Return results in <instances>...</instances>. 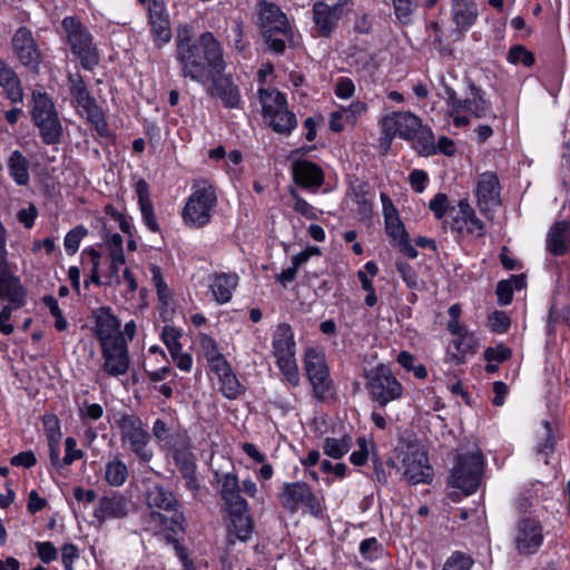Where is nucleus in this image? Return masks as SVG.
Here are the masks:
<instances>
[{
    "label": "nucleus",
    "mask_w": 570,
    "mask_h": 570,
    "mask_svg": "<svg viewBox=\"0 0 570 570\" xmlns=\"http://www.w3.org/2000/svg\"><path fill=\"white\" fill-rule=\"evenodd\" d=\"M176 59L185 78L207 86L218 72H224L226 63L223 49L212 32H204L196 40L189 26H183L176 37Z\"/></svg>",
    "instance_id": "1"
},
{
    "label": "nucleus",
    "mask_w": 570,
    "mask_h": 570,
    "mask_svg": "<svg viewBox=\"0 0 570 570\" xmlns=\"http://www.w3.org/2000/svg\"><path fill=\"white\" fill-rule=\"evenodd\" d=\"M29 112L45 145H59L62 141L63 126L56 105L47 92L32 91L29 100Z\"/></svg>",
    "instance_id": "2"
},
{
    "label": "nucleus",
    "mask_w": 570,
    "mask_h": 570,
    "mask_svg": "<svg viewBox=\"0 0 570 570\" xmlns=\"http://www.w3.org/2000/svg\"><path fill=\"white\" fill-rule=\"evenodd\" d=\"M263 37L271 51L283 53L286 43L293 45L294 33L286 14L278 6L267 1L258 3Z\"/></svg>",
    "instance_id": "3"
},
{
    "label": "nucleus",
    "mask_w": 570,
    "mask_h": 570,
    "mask_svg": "<svg viewBox=\"0 0 570 570\" xmlns=\"http://www.w3.org/2000/svg\"><path fill=\"white\" fill-rule=\"evenodd\" d=\"M422 127L421 120L410 111H396L385 116L382 120V130L385 134L387 146L391 145L392 138L399 135L403 139H413L419 132V144L416 147L421 154L431 155L435 153L433 137L430 132L420 131Z\"/></svg>",
    "instance_id": "4"
},
{
    "label": "nucleus",
    "mask_w": 570,
    "mask_h": 570,
    "mask_svg": "<svg viewBox=\"0 0 570 570\" xmlns=\"http://www.w3.org/2000/svg\"><path fill=\"white\" fill-rule=\"evenodd\" d=\"M216 205L217 194L213 184L206 179L195 180L191 186V194L183 209L184 223L194 228L206 226L212 219Z\"/></svg>",
    "instance_id": "5"
},
{
    "label": "nucleus",
    "mask_w": 570,
    "mask_h": 570,
    "mask_svg": "<svg viewBox=\"0 0 570 570\" xmlns=\"http://www.w3.org/2000/svg\"><path fill=\"white\" fill-rule=\"evenodd\" d=\"M115 423L120 432L122 445L132 452L140 462L149 463L154 453L149 448L150 435L141 419L132 413L118 412L115 415Z\"/></svg>",
    "instance_id": "6"
},
{
    "label": "nucleus",
    "mask_w": 570,
    "mask_h": 570,
    "mask_svg": "<svg viewBox=\"0 0 570 570\" xmlns=\"http://www.w3.org/2000/svg\"><path fill=\"white\" fill-rule=\"evenodd\" d=\"M264 119L278 134H289L296 127V116L288 110L286 97L277 89H258Z\"/></svg>",
    "instance_id": "7"
},
{
    "label": "nucleus",
    "mask_w": 570,
    "mask_h": 570,
    "mask_svg": "<svg viewBox=\"0 0 570 570\" xmlns=\"http://www.w3.org/2000/svg\"><path fill=\"white\" fill-rule=\"evenodd\" d=\"M272 352L276 364L286 381L296 386L299 383V374L295 360V341L289 325L279 324L273 333Z\"/></svg>",
    "instance_id": "8"
},
{
    "label": "nucleus",
    "mask_w": 570,
    "mask_h": 570,
    "mask_svg": "<svg viewBox=\"0 0 570 570\" xmlns=\"http://www.w3.org/2000/svg\"><path fill=\"white\" fill-rule=\"evenodd\" d=\"M366 379L365 389L371 400L384 407L390 402L400 400L403 395V386L392 371L384 364L364 372Z\"/></svg>",
    "instance_id": "9"
},
{
    "label": "nucleus",
    "mask_w": 570,
    "mask_h": 570,
    "mask_svg": "<svg viewBox=\"0 0 570 570\" xmlns=\"http://www.w3.org/2000/svg\"><path fill=\"white\" fill-rule=\"evenodd\" d=\"M395 453L402 462L404 476L410 483H426L431 480L432 468L429 464L426 452L419 443L400 440Z\"/></svg>",
    "instance_id": "10"
},
{
    "label": "nucleus",
    "mask_w": 570,
    "mask_h": 570,
    "mask_svg": "<svg viewBox=\"0 0 570 570\" xmlns=\"http://www.w3.org/2000/svg\"><path fill=\"white\" fill-rule=\"evenodd\" d=\"M62 27L72 53L78 57L82 68L92 70L99 63V56L88 29L72 17H66Z\"/></svg>",
    "instance_id": "11"
},
{
    "label": "nucleus",
    "mask_w": 570,
    "mask_h": 570,
    "mask_svg": "<svg viewBox=\"0 0 570 570\" xmlns=\"http://www.w3.org/2000/svg\"><path fill=\"white\" fill-rule=\"evenodd\" d=\"M483 473V458L479 451L460 454L452 469L450 483L464 494H471L480 485Z\"/></svg>",
    "instance_id": "12"
},
{
    "label": "nucleus",
    "mask_w": 570,
    "mask_h": 570,
    "mask_svg": "<svg viewBox=\"0 0 570 570\" xmlns=\"http://www.w3.org/2000/svg\"><path fill=\"white\" fill-rule=\"evenodd\" d=\"M146 502L150 509H158L166 513H170L169 517L161 513L160 511H153L151 518L160 527L175 531L176 527H179L183 520L181 513L176 510L177 500L173 492L160 485H153L147 490Z\"/></svg>",
    "instance_id": "13"
},
{
    "label": "nucleus",
    "mask_w": 570,
    "mask_h": 570,
    "mask_svg": "<svg viewBox=\"0 0 570 570\" xmlns=\"http://www.w3.org/2000/svg\"><path fill=\"white\" fill-rule=\"evenodd\" d=\"M305 370L315 395L320 400L327 399L331 394L332 381L324 354L316 348H307L305 352Z\"/></svg>",
    "instance_id": "14"
},
{
    "label": "nucleus",
    "mask_w": 570,
    "mask_h": 570,
    "mask_svg": "<svg viewBox=\"0 0 570 570\" xmlns=\"http://www.w3.org/2000/svg\"><path fill=\"white\" fill-rule=\"evenodd\" d=\"M514 548L521 556H531L538 552L543 543V528L532 518H523L515 525Z\"/></svg>",
    "instance_id": "15"
},
{
    "label": "nucleus",
    "mask_w": 570,
    "mask_h": 570,
    "mask_svg": "<svg viewBox=\"0 0 570 570\" xmlns=\"http://www.w3.org/2000/svg\"><path fill=\"white\" fill-rule=\"evenodd\" d=\"M282 504L291 512L305 508L311 513L317 514L321 510L317 497L304 482L287 483L282 493Z\"/></svg>",
    "instance_id": "16"
},
{
    "label": "nucleus",
    "mask_w": 570,
    "mask_h": 570,
    "mask_svg": "<svg viewBox=\"0 0 570 570\" xmlns=\"http://www.w3.org/2000/svg\"><path fill=\"white\" fill-rule=\"evenodd\" d=\"M12 48L18 60L32 71H38L42 55L31 30L20 27L12 37Z\"/></svg>",
    "instance_id": "17"
},
{
    "label": "nucleus",
    "mask_w": 570,
    "mask_h": 570,
    "mask_svg": "<svg viewBox=\"0 0 570 570\" xmlns=\"http://www.w3.org/2000/svg\"><path fill=\"white\" fill-rule=\"evenodd\" d=\"M102 371L111 376L119 377L125 375L130 365V357L128 351L127 340L110 344L100 345Z\"/></svg>",
    "instance_id": "18"
},
{
    "label": "nucleus",
    "mask_w": 570,
    "mask_h": 570,
    "mask_svg": "<svg viewBox=\"0 0 570 570\" xmlns=\"http://www.w3.org/2000/svg\"><path fill=\"white\" fill-rule=\"evenodd\" d=\"M469 89L470 96L465 99H460L454 89L445 86V92L453 110L456 112L465 110L476 118L485 117L491 108L490 101L485 99L484 92L472 81L469 82Z\"/></svg>",
    "instance_id": "19"
},
{
    "label": "nucleus",
    "mask_w": 570,
    "mask_h": 570,
    "mask_svg": "<svg viewBox=\"0 0 570 570\" xmlns=\"http://www.w3.org/2000/svg\"><path fill=\"white\" fill-rule=\"evenodd\" d=\"M147 3L149 24L154 41L158 47L168 43L173 37L169 14L164 0H139Z\"/></svg>",
    "instance_id": "20"
},
{
    "label": "nucleus",
    "mask_w": 570,
    "mask_h": 570,
    "mask_svg": "<svg viewBox=\"0 0 570 570\" xmlns=\"http://www.w3.org/2000/svg\"><path fill=\"white\" fill-rule=\"evenodd\" d=\"M352 8L351 0H341L333 6L323 1L313 4V19L322 36H327L340 18Z\"/></svg>",
    "instance_id": "21"
},
{
    "label": "nucleus",
    "mask_w": 570,
    "mask_h": 570,
    "mask_svg": "<svg viewBox=\"0 0 570 570\" xmlns=\"http://www.w3.org/2000/svg\"><path fill=\"white\" fill-rule=\"evenodd\" d=\"M227 519V542L235 544L236 541L247 542L252 538L254 522L249 514V507L245 504L244 509H226Z\"/></svg>",
    "instance_id": "22"
},
{
    "label": "nucleus",
    "mask_w": 570,
    "mask_h": 570,
    "mask_svg": "<svg viewBox=\"0 0 570 570\" xmlns=\"http://www.w3.org/2000/svg\"><path fill=\"white\" fill-rule=\"evenodd\" d=\"M167 452L171 454L180 473L186 480L187 488L193 491H197L199 489V482L196 476V460L194 453L190 450V442L188 436L169 449Z\"/></svg>",
    "instance_id": "23"
},
{
    "label": "nucleus",
    "mask_w": 570,
    "mask_h": 570,
    "mask_svg": "<svg viewBox=\"0 0 570 570\" xmlns=\"http://www.w3.org/2000/svg\"><path fill=\"white\" fill-rule=\"evenodd\" d=\"M95 335L99 345L125 341L120 327V321L109 307H100L95 314Z\"/></svg>",
    "instance_id": "24"
},
{
    "label": "nucleus",
    "mask_w": 570,
    "mask_h": 570,
    "mask_svg": "<svg viewBox=\"0 0 570 570\" xmlns=\"http://www.w3.org/2000/svg\"><path fill=\"white\" fill-rule=\"evenodd\" d=\"M130 511V501L120 492H111L98 500L94 515L104 523L107 520L122 519Z\"/></svg>",
    "instance_id": "25"
},
{
    "label": "nucleus",
    "mask_w": 570,
    "mask_h": 570,
    "mask_svg": "<svg viewBox=\"0 0 570 570\" xmlns=\"http://www.w3.org/2000/svg\"><path fill=\"white\" fill-rule=\"evenodd\" d=\"M73 98L80 108V115L87 118L100 137H108L109 128L105 115L88 89L80 91Z\"/></svg>",
    "instance_id": "26"
},
{
    "label": "nucleus",
    "mask_w": 570,
    "mask_h": 570,
    "mask_svg": "<svg viewBox=\"0 0 570 570\" xmlns=\"http://www.w3.org/2000/svg\"><path fill=\"white\" fill-rule=\"evenodd\" d=\"M478 206L487 213L501 205L500 183L493 173H484L480 176L476 188Z\"/></svg>",
    "instance_id": "27"
},
{
    "label": "nucleus",
    "mask_w": 570,
    "mask_h": 570,
    "mask_svg": "<svg viewBox=\"0 0 570 570\" xmlns=\"http://www.w3.org/2000/svg\"><path fill=\"white\" fill-rule=\"evenodd\" d=\"M216 480L219 483V494L224 501L226 509L236 508L244 509L247 501L240 495V484L238 478L233 472L215 473Z\"/></svg>",
    "instance_id": "28"
},
{
    "label": "nucleus",
    "mask_w": 570,
    "mask_h": 570,
    "mask_svg": "<svg viewBox=\"0 0 570 570\" xmlns=\"http://www.w3.org/2000/svg\"><path fill=\"white\" fill-rule=\"evenodd\" d=\"M208 287L215 302L219 305L228 303L238 286L239 277L235 273H215L209 276Z\"/></svg>",
    "instance_id": "29"
},
{
    "label": "nucleus",
    "mask_w": 570,
    "mask_h": 570,
    "mask_svg": "<svg viewBox=\"0 0 570 570\" xmlns=\"http://www.w3.org/2000/svg\"><path fill=\"white\" fill-rule=\"evenodd\" d=\"M27 292L20 278L11 269L0 272V299L8 301L16 308L26 304Z\"/></svg>",
    "instance_id": "30"
},
{
    "label": "nucleus",
    "mask_w": 570,
    "mask_h": 570,
    "mask_svg": "<svg viewBox=\"0 0 570 570\" xmlns=\"http://www.w3.org/2000/svg\"><path fill=\"white\" fill-rule=\"evenodd\" d=\"M135 193L137 195L139 210L141 214V219L144 224L147 226V228L153 233L159 232V225L157 223L154 206L150 200V191H149V185L148 183L139 178L135 185Z\"/></svg>",
    "instance_id": "31"
},
{
    "label": "nucleus",
    "mask_w": 570,
    "mask_h": 570,
    "mask_svg": "<svg viewBox=\"0 0 570 570\" xmlns=\"http://www.w3.org/2000/svg\"><path fill=\"white\" fill-rule=\"evenodd\" d=\"M151 433L159 448L165 451H168L187 436L185 432L163 419L154 421Z\"/></svg>",
    "instance_id": "32"
},
{
    "label": "nucleus",
    "mask_w": 570,
    "mask_h": 570,
    "mask_svg": "<svg viewBox=\"0 0 570 570\" xmlns=\"http://www.w3.org/2000/svg\"><path fill=\"white\" fill-rule=\"evenodd\" d=\"M294 180L303 187H320L324 180L322 169L308 160H297L293 165Z\"/></svg>",
    "instance_id": "33"
},
{
    "label": "nucleus",
    "mask_w": 570,
    "mask_h": 570,
    "mask_svg": "<svg viewBox=\"0 0 570 570\" xmlns=\"http://www.w3.org/2000/svg\"><path fill=\"white\" fill-rule=\"evenodd\" d=\"M452 19L462 32L468 31L478 18L475 0H452Z\"/></svg>",
    "instance_id": "34"
},
{
    "label": "nucleus",
    "mask_w": 570,
    "mask_h": 570,
    "mask_svg": "<svg viewBox=\"0 0 570 570\" xmlns=\"http://www.w3.org/2000/svg\"><path fill=\"white\" fill-rule=\"evenodd\" d=\"M570 244V224L566 220L554 223L548 234L547 248L557 256L567 253Z\"/></svg>",
    "instance_id": "35"
},
{
    "label": "nucleus",
    "mask_w": 570,
    "mask_h": 570,
    "mask_svg": "<svg viewBox=\"0 0 570 570\" xmlns=\"http://www.w3.org/2000/svg\"><path fill=\"white\" fill-rule=\"evenodd\" d=\"M0 87L11 102L18 104L23 100L22 87L16 71L2 59H0Z\"/></svg>",
    "instance_id": "36"
},
{
    "label": "nucleus",
    "mask_w": 570,
    "mask_h": 570,
    "mask_svg": "<svg viewBox=\"0 0 570 570\" xmlns=\"http://www.w3.org/2000/svg\"><path fill=\"white\" fill-rule=\"evenodd\" d=\"M383 203V214L385 220V230L387 235L394 240H400L407 236L405 227L400 219L399 212L393 205L390 197L385 194L381 195Z\"/></svg>",
    "instance_id": "37"
},
{
    "label": "nucleus",
    "mask_w": 570,
    "mask_h": 570,
    "mask_svg": "<svg viewBox=\"0 0 570 570\" xmlns=\"http://www.w3.org/2000/svg\"><path fill=\"white\" fill-rule=\"evenodd\" d=\"M9 176L18 186H27L30 181V163L18 149L11 151L7 159Z\"/></svg>",
    "instance_id": "38"
},
{
    "label": "nucleus",
    "mask_w": 570,
    "mask_h": 570,
    "mask_svg": "<svg viewBox=\"0 0 570 570\" xmlns=\"http://www.w3.org/2000/svg\"><path fill=\"white\" fill-rule=\"evenodd\" d=\"M223 73L224 72H218L214 79H210L209 83L214 86L216 95L222 99L226 107L235 108L240 101L239 90L237 86H235L233 81Z\"/></svg>",
    "instance_id": "39"
},
{
    "label": "nucleus",
    "mask_w": 570,
    "mask_h": 570,
    "mask_svg": "<svg viewBox=\"0 0 570 570\" xmlns=\"http://www.w3.org/2000/svg\"><path fill=\"white\" fill-rule=\"evenodd\" d=\"M219 381V391L229 400H235L242 391V385L238 379L233 373L228 362H225L212 370Z\"/></svg>",
    "instance_id": "40"
},
{
    "label": "nucleus",
    "mask_w": 570,
    "mask_h": 570,
    "mask_svg": "<svg viewBox=\"0 0 570 570\" xmlns=\"http://www.w3.org/2000/svg\"><path fill=\"white\" fill-rule=\"evenodd\" d=\"M368 456H371L374 465V475L376 481L379 483H386V474L383 469V464L377 456L374 442H368L364 438H358V466L364 465Z\"/></svg>",
    "instance_id": "41"
},
{
    "label": "nucleus",
    "mask_w": 570,
    "mask_h": 570,
    "mask_svg": "<svg viewBox=\"0 0 570 570\" xmlns=\"http://www.w3.org/2000/svg\"><path fill=\"white\" fill-rule=\"evenodd\" d=\"M105 481L114 488H119L125 484L128 479L129 471L126 463L119 458H114L105 465Z\"/></svg>",
    "instance_id": "42"
},
{
    "label": "nucleus",
    "mask_w": 570,
    "mask_h": 570,
    "mask_svg": "<svg viewBox=\"0 0 570 570\" xmlns=\"http://www.w3.org/2000/svg\"><path fill=\"white\" fill-rule=\"evenodd\" d=\"M199 345L208 362L210 370L227 362L224 355L219 352L218 346L213 337L207 334H199Z\"/></svg>",
    "instance_id": "43"
},
{
    "label": "nucleus",
    "mask_w": 570,
    "mask_h": 570,
    "mask_svg": "<svg viewBox=\"0 0 570 570\" xmlns=\"http://www.w3.org/2000/svg\"><path fill=\"white\" fill-rule=\"evenodd\" d=\"M354 105L351 104L348 107H341L330 115V128L335 131H342L347 124L354 125L355 122V111L353 109Z\"/></svg>",
    "instance_id": "44"
},
{
    "label": "nucleus",
    "mask_w": 570,
    "mask_h": 570,
    "mask_svg": "<svg viewBox=\"0 0 570 570\" xmlns=\"http://www.w3.org/2000/svg\"><path fill=\"white\" fill-rule=\"evenodd\" d=\"M105 247L107 249L108 261H126L124 254V239L117 233H107L104 237Z\"/></svg>",
    "instance_id": "45"
},
{
    "label": "nucleus",
    "mask_w": 570,
    "mask_h": 570,
    "mask_svg": "<svg viewBox=\"0 0 570 570\" xmlns=\"http://www.w3.org/2000/svg\"><path fill=\"white\" fill-rule=\"evenodd\" d=\"M88 235V229L78 225L69 230L63 239V246L68 255H73L78 252L81 240Z\"/></svg>",
    "instance_id": "46"
},
{
    "label": "nucleus",
    "mask_w": 570,
    "mask_h": 570,
    "mask_svg": "<svg viewBox=\"0 0 570 570\" xmlns=\"http://www.w3.org/2000/svg\"><path fill=\"white\" fill-rule=\"evenodd\" d=\"M323 449L325 454H327L328 456L333 459H340L345 453H347L350 449V439H347L346 436H343L341 439L327 438L324 441Z\"/></svg>",
    "instance_id": "47"
},
{
    "label": "nucleus",
    "mask_w": 570,
    "mask_h": 570,
    "mask_svg": "<svg viewBox=\"0 0 570 570\" xmlns=\"http://www.w3.org/2000/svg\"><path fill=\"white\" fill-rule=\"evenodd\" d=\"M150 273H151V281L156 288L157 296H158L159 301L163 304L167 305L169 303V301L171 299V291L168 287V285L166 284V282L161 275L160 268L156 265H153L150 267Z\"/></svg>",
    "instance_id": "48"
},
{
    "label": "nucleus",
    "mask_w": 570,
    "mask_h": 570,
    "mask_svg": "<svg viewBox=\"0 0 570 570\" xmlns=\"http://www.w3.org/2000/svg\"><path fill=\"white\" fill-rule=\"evenodd\" d=\"M43 428L48 443H59L61 439L60 421L55 414L43 415Z\"/></svg>",
    "instance_id": "49"
},
{
    "label": "nucleus",
    "mask_w": 570,
    "mask_h": 570,
    "mask_svg": "<svg viewBox=\"0 0 570 570\" xmlns=\"http://www.w3.org/2000/svg\"><path fill=\"white\" fill-rule=\"evenodd\" d=\"M43 304L49 309L50 314L55 317V327L57 331L61 332L68 327V322L62 315V311L59 307L58 301L51 296L46 295L42 298Z\"/></svg>",
    "instance_id": "50"
},
{
    "label": "nucleus",
    "mask_w": 570,
    "mask_h": 570,
    "mask_svg": "<svg viewBox=\"0 0 570 570\" xmlns=\"http://www.w3.org/2000/svg\"><path fill=\"white\" fill-rule=\"evenodd\" d=\"M160 336L170 354H177V352L181 351L180 333L175 327L165 325Z\"/></svg>",
    "instance_id": "51"
},
{
    "label": "nucleus",
    "mask_w": 570,
    "mask_h": 570,
    "mask_svg": "<svg viewBox=\"0 0 570 570\" xmlns=\"http://www.w3.org/2000/svg\"><path fill=\"white\" fill-rule=\"evenodd\" d=\"M394 12L399 21L407 24L411 21V16L416 8L414 0H393Z\"/></svg>",
    "instance_id": "52"
},
{
    "label": "nucleus",
    "mask_w": 570,
    "mask_h": 570,
    "mask_svg": "<svg viewBox=\"0 0 570 570\" xmlns=\"http://www.w3.org/2000/svg\"><path fill=\"white\" fill-rule=\"evenodd\" d=\"M508 60L512 63H522L530 67L534 63V56L525 47L517 45L509 50Z\"/></svg>",
    "instance_id": "53"
},
{
    "label": "nucleus",
    "mask_w": 570,
    "mask_h": 570,
    "mask_svg": "<svg viewBox=\"0 0 570 570\" xmlns=\"http://www.w3.org/2000/svg\"><path fill=\"white\" fill-rule=\"evenodd\" d=\"M473 564V560L462 552H454L449 558L442 570H470Z\"/></svg>",
    "instance_id": "54"
},
{
    "label": "nucleus",
    "mask_w": 570,
    "mask_h": 570,
    "mask_svg": "<svg viewBox=\"0 0 570 570\" xmlns=\"http://www.w3.org/2000/svg\"><path fill=\"white\" fill-rule=\"evenodd\" d=\"M512 355L511 348L507 347L503 344H498L497 346H490L484 351V358L487 362H497L502 363L509 360Z\"/></svg>",
    "instance_id": "55"
},
{
    "label": "nucleus",
    "mask_w": 570,
    "mask_h": 570,
    "mask_svg": "<svg viewBox=\"0 0 570 570\" xmlns=\"http://www.w3.org/2000/svg\"><path fill=\"white\" fill-rule=\"evenodd\" d=\"M365 559H377L383 554V548L375 538L365 539L358 548Z\"/></svg>",
    "instance_id": "56"
},
{
    "label": "nucleus",
    "mask_w": 570,
    "mask_h": 570,
    "mask_svg": "<svg viewBox=\"0 0 570 570\" xmlns=\"http://www.w3.org/2000/svg\"><path fill=\"white\" fill-rule=\"evenodd\" d=\"M83 451L77 448V441L73 438H67L65 441L63 465H71L75 461L82 459Z\"/></svg>",
    "instance_id": "57"
},
{
    "label": "nucleus",
    "mask_w": 570,
    "mask_h": 570,
    "mask_svg": "<svg viewBox=\"0 0 570 570\" xmlns=\"http://www.w3.org/2000/svg\"><path fill=\"white\" fill-rule=\"evenodd\" d=\"M79 559V549L73 543H65L61 547V562L65 570H75L73 564Z\"/></svg>",
    "instance_id": "58"
},
{
    "label": "nucleus",
    "mask_w": 570,
    "mask_h": 570,
    "mask_svg": "<svg viewBox=\"0 0 570 570\" xmlns=\"http://www.w3.org/2000/svg\"><path fill=\"white\" fill-rule=\"evenodd\" d=\"M396 269L410 288H417V275L412 266L404 261L396 262Z\"/></svg>",
    "instance_id": "59"
},
{
    "label": "nucleus",
    "mask_w": 570,
    "mask_h": 570,
    "mask_svg": "<svg viewBox=\"0 0 570 570\" xmlns=\"http://www.w3.org/2000/svg\"><path fill=\"white\" fill-rule=\"evenodd\" d=\"M79 415L82 421H97L102 417L104 415V409L98 403H87L85 402L83 405L79 410Z\"/></svg>",
    "instance_id": "60"
},
{
    "label": "nucleus",
    "mask_w": 570,
    "mask_h": 570,
    "mask_svg": "<svg viewBox=\"0 0 570 570\" xmlns=\"http://www.w3.org/2000/svg\"><path fill=\"white\" fill-rule=\"evenodd\" d=\"M36 550H37L38 557L45 563H50L51 561L56 560L58 557V551H57L56 547L53 546V543H51L49 541L37 542Z\"/></svg>",
    "instance_id": "61"
},
{
    "label": "nucleus",
    "mask_w": 570,
    "mask_h": 570,
    "mask_svg": "<svg viewBox=\"0 0 570 570\" xmlns=\"http://www.w3.org/2000/svg\"><path fill=\"white\" fill-rule=\"evenodd\" d=\"M498 303L505 306L511 303L513 296V285L508 279L500 281L497 285Z\"/></svg>",
    "instance_id": "62"
},
{
    "label": "nucleus",
    "mask_w": 570,
    "mask_h": 570,
    "mask_svg": "<svg viewBox=\"0 0 570 570\" xmlns=\"http://www.w3.org/2000/svg\"><path fill=\"white\" fill-rule=\"evenodd\" d=\"M37 217L38 209L33 204H29L28 207L22 208L17 213L18 220L28 229L33 227Z\"/></svg>",
    "instance_id": "63"
},
{
    "label": "nucleus",
    "mask_w": 570,
    "mask_h": 570,
    "mask_svg": "<svg viewBox=\"0 0 570 570\" xmlns=\"http://www.w3.org/2000/svg\"><path fill=\"white\" fill-rule=\"evenodd\" d=\"M491 327L497 333H504L508 331L510 326V318L508 317L505 312L495 311L490 316Z\"/></svg>",
    "instance_id": "64"
}]
</instances>
